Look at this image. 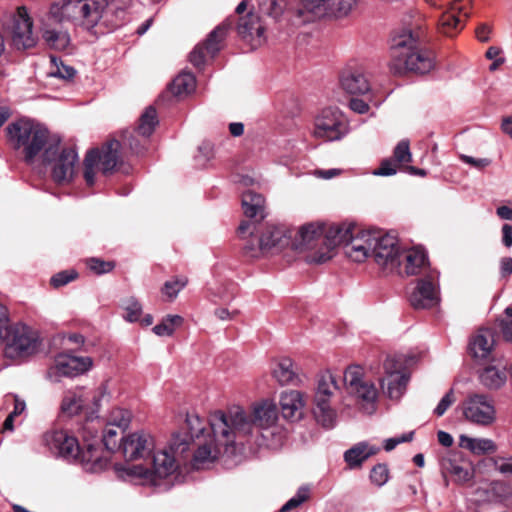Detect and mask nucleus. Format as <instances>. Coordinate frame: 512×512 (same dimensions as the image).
<instances>
[{
    "instance_id": "f257e3e1",
    "label": "nucleus",
    "mask_w": 512,
    "mask_h": 512,
    "mask_svg": "<svg viewBox=\"0 0 512 512\" xmlns=\"http://www.w3.org/2000/svg\"><path fill=\"white\" fill-rule=\"evenodd\" d=\"M277 420V406L269 400L254 404L251 415L239 406L211 413V425L215 433L220 435L221 443L225 445L240 443L243 446L249 441L256 428L268 430L276 424Z\"/></svg>"
},
{
    "instance_id": "f03ea898",
    "label": "nucleus",
    "mask_w": 512,
    "mask_h": 512,
    "mask_svg": "<svg viewBox=\"0 0 512 512\" xmlns=\"http://www.w3.org/2000/svg\"><path fill=\"white\" fill-rule=\"evenodd\" d=\"M48 15L56 23L70 22L88 31L98 25L113 30L122 25L125 10L116 0H55Z\"/></svg>"
},
{
    "instance_id": "7ed1b4c3",
    "label": "nucleus",
    "mask_w": 512,
    "mask_h": 512,
    "mask_svg": "<svg viewBox=\"0 0 512 512\" xmlns=\"http://www.w3.org/2000/svg\"><path fill=\"white\" fill-rule=\"evenodd\" d=\"M357 0H271L270 14L280 16L286 11L296 25L315 22L325 17L347 16Z\"/></svg>"
},
{
    "instance_id": "20e7f679",
    "label": "nucleus",
    "mask_w": 512,
    "mask_h": 512,
    "mask_svg": "<svg viewBox=\"0 0 512 512\" xmlns=\"http://www.w3.org/2000/svg\"><path fill=\"white\" fill-rule=\"evenodd\" d=\"M390 56L389 67L394 74L405 72L426 74L435 65L433 53L421 48L418 38L408 29L393 35Z\"/></svg>"
},
{
    "instance_id": "39448f33",
    "label": "nucleus",
    "mask_w": 512,
    "mask_h": 512,
    "mask_svg": "<svg viewBox=\"0 0 512 512\" xmlns=\"http://www.w3.org/2000/svg\"><path fill=\"white\" fill-rule=\"evenodd\" d=\"M372 231H358L353 225H333L326 236L327 246L319 255H312L310 262L323 264L334 256L335 248L343 244L345 254L354 262H363L372 257Z\"/></svg>"
},
{
    "instance_id": "423d86ee",
    "label": "nucleus",
    "mask_w": 512,
    "mask_h": 512,
    "mask_svg": "<svg viewBox=\"0 0 512 512\" xmlns=\"http://www.w3.org/2000/svg\"><path fill=\"white\" fill-rule=\"evenodd\" d=\"M7 134L12 147L22 152L28 164L33 163L35 157L57 139V136H50L45 127L29 119H20L9 124Z\"/></svg>"
},
{
    "instance_id": "0eeeda50",
    "label": "nucleus",
    "mask_w": 512,
    "mask_h": 512,
    "mask_svg": "<svg viewBox=\"0 0 512 512\" xmlns=\"http://www.w3.org/2000/svg\"><path fill=\"white\" fill-rule=\"evenodd\" d=\"M42 162L51 166V177L57 184L70 182L75 174L78 154L73 147H60L57 137L46 147L42 154Z\"/></svg>"
},
{
    "instance_id": "6e6552de",
    "label": "nucleus",
    "mask_w": 512,
    "mask_h": 512,
    "mask_svg": "<svg viewBox=\"0 0 512 512\" xmlns=\"http://www.w3.org/2000/svg\"><path fill=\"white\" fill-rule=\"evenodd\" d=\"M116 470L123 478L143 479L156 486L159 484L158 479L166 478L176 470V463L173 454L162 450L154 453L152 470L137 464L116 466Z\"/></svg>"
},
{
    "instance_id": "1a4fd4ad",
    "label": "nucleus",
    "mask_w": 512,
    "mask_h": 512,
    "mask_svg": "<svg viewBox=\"0 0 512 512\" xmlns=\"http://www.w3.org/2000/svg\"><path fill=\"white\" fill-rule=\"evenodd\" d=\"M338 389L337 377L331 371L318 375L313 413L323 427L332 428L335 424L336 412L330 405V399Z\"/></svg>"
},
{
    "instance_id": "9d476101",
    "label": "nucleus",
    "mask_w": 512,
    "mask_h": 512,
    "mask_svg": "<svg viewBox=\"0 0 512 512\" xmlns=\"http://www.w3.org/2000/svg\"><path fill=\"white\" fill-rule=\"evenodd\" d=\"M1 343H5V355L9 358H21L35 354L40 345L35 331L24 324L8 327Z\"/></svg>"
},
{
    "instance_id": "9b49d317",
    "label": "nucleus",
    "mask_w": 512,
    "mask_h": 512,
    "mask_svg": "<svg viewBox=\"0 0 512 512\" xmlns=\"http://www.w3.org/2000/svg\"><path fill=\"white\" fill-rule=\"evenodd\" d=\"M258 246L244 247V254L251 258H258L265 253L279 252L285 247L291 246L293 229L284 225L265 224L260 230H257Z\"/></svg>"
},
{
    "instance_id": "f8f14e48",
    "label": "nucleus",
    "mask_w": 512,
    "mask_h": 512,
    "mask_svg": "<svg viewBox=\"0 0 512 512\" xmlns=\"http://www.w3.org/2000/svg\"><path fill=\"white\" fill-rule=\"evenodd\" d=\"M343 378L347 392L356 398L365 413L372 414L378 393L374 383L364 377L363 368L358 365L349 366Z\"/></svg>"
},
{
    "instance_id": "ddd939ff",
    "label": "nucleus",
    "mask_w": 512,
    "mask_h": 512,
    "mask_svg": "<svg viewBox=\"0 0 512 512\" xmlns=\"http://www.w3.org/2000/svg\"><path fill=\"white\" fill-rule=\"evenodd\" d=\"M349 132V123L337 107H326L314 118L312 135L323 141H337Z\"/></svg>"
},
{
    "instance_id": "4468645a",
    "label": "nucleus",
    "mask_w": 512,
    "mask_h": 512,
    "mask_svg": "<svg viewBox=\"0 0 512 512\" xmlns=\"http://www.w3.org/2000/svg\"><path fill=\"white\" fill-rule=\"evenodd\" d=\"M372 257L384 270L394 272L401 266L402 252L397 237L391 233L372 231Z\"/></svg>"
},
{
    "instance_id": "2eb2a0df",
    "label": "nucleus",
    "mask_w": 512,
    "mask_h": 512,
    "mask_svg": "<svg viewBox=\"0 0 512 512\" xmlns=\"http://www.w3.org/2000/svg\"><path fill=\"white\" fill-rule=\"evenodd\" d=\"M333 225L326 227L325 225L310 223L302 226L297 231L293 230L290 242L291 248L294 250L310 249L311 252L306 256V260L311 263L309 258L312 255H319L325 251L327 246L326 236Z\"/></svg>"
},
{
    "instance_id": "dca6fc26",
    "label": "nucleus",
    "mask_w": 512,
    "mask_h": 512,
    "mask_svg": "<svg viewBox=\"0 0 512 512\" xmlns=\"http://www.w3.org/2000/svg\"><path fill=\"white\" fill-rule=\"evenodd\" d=\"M464 418L472 424L487 427L496 420L493 400L484 394H470L461 403Z\"/></svg>"
},
{
    "instance_id": "f3484780",
    "label": "nucleus",
    "mask_w": 512,
    "mask_h": 512,
    "mask_svg": "<svg viewBox=\"0 0 512 512\" xmlns=\"http://www.w3.org/2000/svg\"><path fill=\"white\" fill-rule=\"evenodd\" d=\"M409 302L414 309H430L440 302L439 276L429 272L415 282L409 295Z\"/></svg>"
},
{
    "instance_id": "a211bd4d",
    "label": "nucleus",
    "mask_w": 512,
    "mask_h": 512,
    "mask_svg": "<svg viewBox=\"0 0 512 512\" xmlns=\"http://www.w3.org/2000/svg\"><path fill=\"white\" fill-rule=\"evenodd\" d=\"M157 124V112L149 106L140 116L138 126L133 131L123 133L124 144L128 145L133 153H142Z\"/></svg>"
},
{
    "instance_id": "6ab92c4d",
    "label": "nucleus",
    "mask_w": 512,
    "mask_h": 512,
    "mask_svg": "<svg viewBox=\"0 0 512 512\" xmlns=\"http://www.w3.org/2000/svg\"><path fill=\"white\" fill-rule=\"evenodd\" d=\"M209 425L212 435H208V439H205L204 443L199 442L198 448L194 453V466L197 468L199 464L216 460L222 452L228 455H234L238 448L242 447L240 443H229L227 445L221 443L220 435L215 433L211 425V416L209 417Z\"/></svg>"
},
{
    "instance_id": "aec40b11",
    "label": "nucleus",
    "mask_w": 512,
    "mask_h": 512,
    "mask_svg": "<svg viewBox=\"0 0 512 512\" xmlns=\"http://www.w3.org/2000/svg\"><path fill=\"white\" fill-rule=\"evenodd\" d=\"M12 41L17 49H29L35 46L37 38L33 33V21L26 7L19 6L12 19Z\"/></svg>"
},
{
    "instance_id": "412c9836",
    "label": "nucleus",
    "mask_w": 512,
    "mask_h": 512,
    "mask_svg": "<svg viewBox=\"0 0 512 512\" xmlns=\"http://www.w3.org/2000/svg\"><path fill=\"white\" fill-rule=\"evenodd\" d=\"M43 440L45 446L56 457L72 461L79 456L78 440L74 436L69 435L66 431L57 430L47 432Z\"/></svg>"
},
{
    "instance_id": "4be33fe9",
    "label": "nucleus",
    "mask_w": 512,
    "mask_h": 512,
    "mask_svg": "<svg viewBox=\"0 0 512 512\" xmlns=\"http://www.w3.org/2000/svg\"><path fill=\"white\" fill-rule=\"evenodd\" d=\"M232 23V20L226 19L209 34L203 46L198 45L193 49L189 55V60L195 67L200 68L204 64L206 54L214 57L219 52L221 48L220 43L225 38Z\"/></svg>"
},
{
    "instance_id": "5701e85b",
    "label": "nucleus",
    "mask_w": 512,
    "mask_h": 512,
    "mask_svg": "<svg viewBox=\"0 0 512 512\" xmlns=\"http://www.w3.org/2000/svg\"><path fill=\"white\" fill-rule=\"evenodd\" d=\"M93 361L90 357H78L67 353L58 354L54 365L50 368L48 375L53 374L66 377H75L87 372L92 367Z\"/></svg>"
},
{
    "instance_id": "b1692460",
    "label": "nucleus",
    "mask_w": 512,
    "mask_h": 512,
    "mask_svg": "<svg viewBox=\"0 0 512 512\" xmlns=\"http://www.w3.org/2000/svg\"><path fill=\"white\" fill-rule=\"evenodd\" d=\"M237 32L240 38L246 42L251 49L262 46L266 41L265 27L260 17L254 13H248L240 17Z\"/></svg>"
},
{
    "instance_id": "393cba45",
    "label": "nucleus",
    "mask_w": 512,
    "mask_h": 512,
    "mask_svg": "<svg viewBox=\"0 0 512 512\" xmlns=\"http://www.w3.org/2000/svg\"><path fill=\"white\" fill-rule=\"evenodd\" d=\"M120 448L126 460H136L151 452L153 439L145 432H135L122 439Z\"/></svg>"
},
{
    "instance_id": "a878e982",
    "label": "nucleus",
    "mask_w": 512,
    "mask_h": 512,
    "mask_svg": "<svg viewBox=\"0 0 512 512\" xmlns=\"http://www.w3.org/2000/svg\"><path fill=\"white\" fill-rule=\"evenodd\" d=\"M468 17V12L465 6L460 4L459 1L448 3L447 9L440 17V26L444 34L452 36L455 31L463 27L465 19Z\"/></svg>"
},
{
    "instance_id": "bb28decb",
    "label": "nucleus",
    "mask_w": 512,
    "mask_h": 512,
    "mask_svg": "<svg viewBox=\"0 0 512 512\" xmlns=\"http://www.w3.org/2000/svg\"><path fill=\"white\" fill-rule=\"evenodd\" d=\"M340 82L343 90L349 94H365L370 90L369 81L360 68L345 70Z\"/></svg>"
},
{
    "instance_id": "cd10ccee",
    "label": "nucleus",
    "mask_w": 512,
    "mask_h": 512,
    "mask_svg": "<svg viewBox=\"0 0 512 512\" xmlns=\"http://www.w3.org/2000/svg\"><path fill=\"white\" fill-rule=\"evenodd\" d=\"M494 335L489 329H480L469 343L471 355L478 360L489 359L494 347Z\"/></svg>"
},
{
    "instance_id": "c85d7f7f",
    "label": "nucleus",
    "mask_w": 512,
    "mask_h": 512,
    "mask_svg": "<svg viewBox=\"0 0 512 512\" xmlns=\"http://www.w3.org/2000/svg\"><path fill=\"white\" fill-rule=\"evenodd\" d=\"M404 266V273L407 276H413L418 274L426 275L430 271L427 263V256L423 250L410 249L402 253L401 265Z\"/></svg>"
},
{
    "instance_id": "c756f323",
    "label": "nucleus",
    "mask_w": 512,
    "mask_h": 512,
    "mask_svg": "<svg viewBox=\"0 0 512 512\" xmlns=\"http://www.w3.org/2000/svg\"><path fill=\"white\" fill-rule=\"evenodd\" d=\"M305 405L303 394L300 391H285L280 397V407L284 418L299 419Z\"/></svg>"
},
{
    "instance_id": "7c9ffc66",
    "label": "nucleus",
    "mask_w": 512,
    "mask_h": 512,
    "mask_svg": "<svg viewBox=\"0 0 512 512\" xmlns=\"http://www.w3.org/2000/svg\"><path fill=\"white\" fill-rule=\"evenodd\" d=\"M272 375L273 378L282 386L298 385L301 382L298 369L290 358H283L279 360L272 370Z\"/></svg>"
},
{
    "instance_id": "2f4dec72",
    "label": "nucleus",
    "mask_w": 512,
    "mask_h": 512,
    "mask_svg": "<svg viewBox=\"0 0 512 512\" xmlns=\"http://www.w3.org/2000/svg\"><path fill=\"white\" fill-rule=\"evenodd\" d=\"M242 208L246 217L262 220L265 218V199L261 194L247 191L242 195Z\"/></svg>"
},
{
    "instance_id": "473e14b6",
    "label": "nucleus",
    "mask_w": 512,
    "mask_h": 512,
    "mask_svg": "<svg viewBox=\"0 0 512 512\" xmlns=\"http://www.w3.org/2000/svg\"><path fill=\"white\" fill-rule=\"evenodd\" d=\"M121 149V143L118 140H111L107 142L99 150V161L101 169L104 174H108L114 170L119 160V152Z\"/></svg>"
},
{
    "instance_id": "72a5a7b5",
    "label": "nucleus",
    "mask_w": 512,
    "mask_h": 512,
    "mask_svg": "<svg viewBox=\"0 0 512 512\" xmlns=\"http://www.w3.org/2000/svg\"><path fill=\"white\" fill-rule=\"evenodd\" d=\"M379 450V447L371 446L366 442H360L345 452L344 459L353 468L361 465L362 462L375 455Z\"/></svg>"
},
{
    "instance_id": "f704fd0d",
    "label": "nucleus",
    "mask_w": 512,
    "mask_h": 512,
    "mask_svg": "<svg viewBox=\"0 0 512 512\" xmlns=\"http://www.w3.org/2000/svg\"><path fill=\"white\" fill-rule=\"evenodd\" d=\"M408 380L407 374H393L382 378L381 387L390 399L398 400L404 394Z\"/></svg>"
},
{
    "instance_id": "c9c22d12",
    "label": "nucleus",
    "mask_w": 512,
    "mask_h": 512,
    "mask_svg": "<svg viewBox=\"0 0 512 512\" xmlns=\"http://www.w3.org/2000/svg\"><path fill=\"white\" fill-rule=\"evenodd\" d=\"M74 461L80 462L89 471H97L104 466L100 447L95 443H88L85 450L79 448V456Z\"/></svg>"
},
{
    "instance_id": "e433bc0d",
    "label": "nucleus",
    "mask_w": 512,
    "mask_h": 512,
    "mask_svg": "<svg viewBox=\"0 0 512 512\" xmlns=\"http://www.w3.org/2000/svg\"><path fill=\"white\" fill-rule=\"evenodd\" d=\"M479 379L486 388L499 389L505 384L507 374L504 368L488 366L480 372Z\"/></svg>"
},
{
    "instance_id": "4c0bfd02",
    "label": "nucleus",
    "mask_w": 512,
    "mask_h": 512,
    "mask_svg": "<svg viewBox=\"0 0 512 512\" xmlns=\"http://www.w3.org/2000/svg\"><path fill=\"white\" fill-rule=\"evenodd\" d=\"M42 37L50 48L58 51L68 48L71 42L70 35L66 30L46 28L43 30Z\"/></svg>"
},
{
    "instance_id": "58836bf2",
    "label": "nucleus",
    "mask_w": 512,
    "mask_h": 512,
    "mask_svg": "<svg viewBox=\"0 0 512 512\" xmlns=\"http://www.w3.org/2000/svg\"><path fill=\"white\" fill-rule=\"evenodd\" d=\"M460 445L474 454L494 453L497 450L496 444L491 439L471 438L465 435L460 437Z\"/></svg>"
},
{
    "instance_id": "ea45409f",
    "label": "nucleus",
    "mask_w": 512,
    "mask_h": 512,
    "mask_svg": "<svg viewBox=\"0 0 512 512\" xmlns=\"http://www.w3.org/2000/svg\"><path fill=\"white\" fill-rule=\"evenodd\" d=\"M195 87V76L190 72H182L174 78L170 85V90L173 95L181 96L191 93Z\"/></svg>"
},
{
    "instance_id": "a19ab883",
    "label": "nucleus",
    "mask_w": 512,
    "mask_h": 512,
    "mask_svg": "<svg viewBox=\"0 0 512 512\" xmlns=\"http://www.w3.org/2000/svg\"><path fill=\"white\" fill-rule=\"evenodd\" d=\"M443 469L453 478L455 482L459 484H464L470 481L473 477V471L470 467L463 466L456 461H445L443 463Z\"/></svg>"
},
{
    "instance_id": "79ce46f5",
    "label": "nucleus",
    "mask_w": 512,
    "mask_h": 512,
    "mask_svg": "<svg viewBox=\"0 0 512 512\" xmlns=\"http://www.w3.org/2000/svg\"><path fill=\"white\" fill-rule=\"evenodd\" d=\"M86 404L87 399L84 398L82 391H80L79 393L69 391L65 394L62 400L61 409L68 415H74L77 414L80 410H82L86 406Z\"/></svg>"
},
{
    "instance_id": "37998d69",
    "label": "nucleus",
    "mask_w": 512,
    "mask_h": 512,
    "mask_svg": "<svg viewBox=\"0 0 512 512\" xmlns=\"http://www.w3.org/2000/svg\"><path fill=\"white\" fill-rule=\"evenodd\" d=\"M185 425L188 438L192 441L194 439H200L203 436L205 430V421L195 413H188L185 419Z\"/></svg>"
},
{
    "instance_id": "c03bdc74",
    "label": "nucleus",
    "mask_w": 512,
    "mask_h": 512,
    "mask_svg": "<svg viewBox=\"0 0 512 512\" xmlns=\"http://www.w3.org/2000/svg\"><path fill=\"white\" fill-rule=\"evenodd\" d=\"M183 322V318L179 315H167L163 318L161 323L153 327V332L157 336H171L175 328L180 326Z\"/></svg>"
},
{
    "instance_id": "a18cd8bd",
    "label": "nucleus",
    "mask_w": 512,
    "mask_h": 512,
    "mask_svg": "<svg viewBox=\"0 0 512 512\" xmlns=\"http://www.w3.org/2000/svg\"><path fill=\"white\" fill-rule=\"evenodd\" d=\"M99 161V150L93 149L89 151L84 159V178L89 186L95 181V167Z\"/></svg>"
},
{
    "instance_id": "49530a36",
    "label": "nucleus",
    "mask_w": 512,
    "mask_h": 512,
    "mask_svg": "<svg viewBox=\"0 0 512 512\" xmlns=\"http://www.w3.org/2000/svg\"><path fill=\"white\" fill-rule=\"evenodd\" d=\"M131 421L130 411L123 408H114L108 416V424L120 430H125Z\"/></svg>"
},
{
    "instance_id": "de8ad7c7",
    "label": "nucleus",
    "mask_w": 512,
    "mask_h": 512,
    "mask_svg": "<svg viewBox=\"0 0 512 512\" xmlns=\"http://www.w3.org/2000/svg\"><path fill=\"white\" fill-rule=\"evenodd\" d=\"M122 308L125 311L124 319L128 322H136L140 319L142 314L141 303L133 296L128 297L122 303Z\"/></svg>"
},
{
    "instance_id": "09e8293b",
    "label": "nucleus",
    "mask_w": 512,
    "mask_h": 512,
    "mask_svg": "<svg viewBox=\"0 0 512 512\" xmlns=\"http://www.w3.org/2000/svg\"><path fill=\"white\" fill-rule=\"evenodd\" d=\"M190 442L191 440L185 433H175L169 442V449L173 455H180L188 450Z\"/></svg>"
},
{
    "instance_id": "8fccbe9b",
    "label": "nucleus",
    "mask_w": 512,
    "mask_h": 512,
    "mask_svg": "<svg viewBox=\"0 0 512 512\" xmlns=\"http://www.w3.org/2000/svg\"><path fill=\"white\" fill-rule=\"evenodd\" d=\"M384 377L392 376L393 374H407L404 368V362L400 356H388L383 364Z\"/></svg>"
},
{
    "instance_id": "3c124183",
    "label": "nucleus",
    "mask_w": 512,
    "mask_h": 512,
    "mask_svg": "<svg viewBox=\"0 0 512 512\" xmlns=\"http://www.w3.org/2000/svg\"><path fill=\"white\" fill-rule=\"evenodd\" d=\"M51 62L55 66V69L50 72L52 76L65 80L72 79L75 76V69L71 66L63 64L60 60L58 62L56 57H51Z\"/></svg>"
},
{
    "instance_id": "603ef678",
    "label": "nucleus",
    "mask_w": 512,
    "mask_h": 512,
    "mask_svg": "<svg viewBox=\"0 0 512 512\" xmlns=\"http://www.w3.org/2000/svg\"><path fill=\"white\" fill-rule=\"evenodd\" d=\"M309 497V490L307 488H300L296 495H294L291 499H289L280 509V512H289L297 507H299L302 503H304Z\"/></svg>"
},
{
    "instance_id": "864d4df0",
    "label": "nucleus",
    "mask_w": 512,
    "mask_h": 512,
    "mask_svg": "<svg viewBox=\"0 0 512 512\" xmlns=\"http://www.w3.org/2000/svg\"><path fill=\"white\" fill-rule=\"evenodd\" d=\"M187 279H175L172 281L165 282L162 292L168 297L169 300H173L177 297L178 293L186 286Z\"/></svg>"
},
{
    "instance_id": "5fc2aeb1",
    "label": "nucleus",
    "mask_w": 512,
    "mask_h": 512,
    "mask_svg": "<svg viewBox=\"0 0 512 512\" xmlns=\"http://www.w3.org/2000/svg\"><path fill=\"white\" fill-rule=\"evenodd\" d=\"M257 231L256 225L253 222L250 221H243L239 228H238V234L240 237L244 238L247 234L251 235L252 238L248 240L243 248L246 245H249L250 247H257L258 246V236L254 237V232Z\"/></svg>"
},
{
    "instance_id": "6e6d98bb",
    "label": "nucleus",
    "mask_w": 512,
    "mask_h": 512,
    "mask_svg": "<svg viewBox=\"0 0 512 512\" xmlns=\"http://www.w3.org/2000/svg\"><path fill=\"white\" fill-rule=\"evenodd\" d=\"M389 478V470L385 464H377L370 473L372 483L377 486H383Z\"/></svg>"
},
{
    "instance_id": "4d7b16f0",
    "label": "nucleus",
    "mask_w": 512,
    "mask_h": 512,
    "mask_svg": "<svg viewBox=\"0 0 512 512\" xmlns=\"http://www.w3.org/2000/svg\"><path fill=\"white\" fill-rule=\"evenodd\" d=\"M117 436H118V428L115 426H110L107 423V427L105 428L102 436L103 445L106 447L108 451H114L117 447Z\"/></svg>"
},
{
    "instance_id": "13d9d810",
    "label": "nucleus",
    "mask_w": 512,
    "mask_h": 512,
    "mask_svg": "<svg viewBox=\"0 0 512 512\" xmlns=\"http://www.w3.org/2000/svg\"><path fill=\"white\" fill-rule=\"evenodd\" d=\"M88 268L96 274H104L110 272L114 268V264L109 261H103L98 258H90L87 260Z\"/></svg>"
},
{
    "instance_id": "bf43d9fd",
    "label": "nucleus",
    "mask_w": 512,
    "mask_h": 512,
    "mask_svg": "<svg viewBox=\"0 0 512 512\" xmlns=\"http://www.w3.org/2000/svg\"><path fill=\"white\" fill-rule=\"evenodd\" d=\"M394 158L399 163H408L411 161L412 156L407 140H402L397 144L394 149Z\"/></svg>"
},
{
    "instance_id": "052dcab7",
    "label": "nucleus",
    "mask_w": 512,
    "mask_h": 512,
    "mask_svg": "<svg viewBox=\"0 0 512 512\" xmlns=\"http://www.w3.org/2000/svg\"><path fill=\"white\" fill-rule=\"evenodd\" d=\"M76 277H77V273L74 270L61 271V272L55 274L51 278L50 282L53 287L58 288V287L64 286V285L68 284L69 282L73 281L74 279H76Z\"/></svg>"
},
{
    "instance_id": "680f3d73",
    "label": "nucleus",
    "mask_w": 512,
    "mask_h": 512,
    "mask_svg": "<svg viewBox=\"0 0 512 512\" xmlns=\"http://www.w3.org/2000/svg\"><path fill=\"white\" fill-rule=\"evenodd\" d=\"M4 404L7 407L13 406V411L10 412L13 416L20 415L26 407V404L23 400H21L17 395L8 394L5 396Z\"/></svg>"
},
{
    "instance_id": "e2e57ef3",
    "label": "nucleus",
    "mask_w": 512,
    "mask_h": 512,
    "mask_svg": "<svg viewBox=\"0 0 512 512\" xmlns=\"http://www.w3.org/2000/svg\"><path fill=\"white\" fill-rule=\"evenodd\" d=\"M455 402V396L453 390H449L439 401L438 405L434 409V413L441 417L445 414L448 408Z\"/></svg>"
},
{
    "instance_id": "0e129e2a",
    "label": "nucleus",
    "mask_w": 512,
    "mask_h": 512,
    "mask_svg": "<svg viewBox=\"0 0 512 512\" xmlns=\"http://www.w3.org/2000/svg\"><path fill=\"white\" fill-rule=\"evenodd\" d=\"M414 432L410 431L408 433H404L398 437H392L385 440L384 449L386 451H392L398 444L410 442L413 439Z\"/></svg>"
},
{
    "instance_id": "69168bd1",
    "label": "nucleus",
    "mask_w": 512,
    "mask_h": 512,
    "mask_svg": "<svg viewBox=\"0 0 512 512\" xmlns=\"http://www.w3.org/2000/svg\"><path fill=\"white\" fill-rule=\"evenodd\" d=\"M460 159L464 163L471 165L477 169H483L491 164V160L489 158H474L472 156H468L465 154H461Z\"/></svg>"
},
{
    "instance_id": "338daca9",
    "label": "nucleus",
    "mask_w": 512,
    "mask_h": 512,
    "mask_svg": "<svg viewBox=\"0 0 512 512\" xmlns=\"http://www.w3.org/2000/svg\"><path fill=\"white\" fill-rule=\"evenodd\" d=\"M397 171L395 163L390 160H385L381 163L379 168L374 171L375 175L390 176L395 174Z\"/></svg>"
},
{
    "instance_id": "774afa93",
    "label": "nucleus",
    "mask_w": 512,
    "mask_h": 512,
    "mask_svg": "<svg viewBox=\"0 0 512 512\" xmlns=\"http://www.w3.org/2000/svg\"><path fill=\"white\" fill-rule=\"evenodd\" d=\"M349 107L358 114H365L369 111V105L364 100L358 98L351 99Z\"/></svg>"
}]
</instances>
